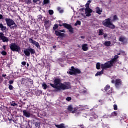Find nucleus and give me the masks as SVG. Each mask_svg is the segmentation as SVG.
Returning <instances> with one entry per match:
<instances>
[{
    "label": "nucleus",
    "mask_w": 128,
    "mask_h": 128,
    "mask_svg": "<svg viewBox=\"0 0 128 128\" xmlns=\"http://www.w3.org/2000/svg\"><path fill=\"white\" fill-rule=\"evenodd\" d=\"M50 86L57 90H69L72 88L70 86V82H64L61 83L60 80V79H56L54 81V84H50Z\"/></svg>",
    "instance_id": "nucleus-1"
},
{
    "label": "nucleus",
    "mask_w": 128,
    "mask_h": 128,
    "mask_svg": "<svg viewBox=\"0 0 128 128\" xmlns=\"http://www.w3.org/2000/svg\"><path fill=\"white\" fill-rule=\"evenodd\" d=\"M117 58H118V55H116L114 58L110 61H108L104 64L101 65L102 68H112L114 64V62L116 60Z\"/></svg>",
    "instance_id": "nucleus-2"
},
{
    "label": "nucleus",
    "mask_w": 128,
    "mask_h": 128,
    "mask_svg": "<svg viewBox=\"0 0 128 128\" xmlns=\"http://www.w3.org/2000/svg\"><path fill=\"white\" fill-rule=\"evenodd\" d=\"M102 24L103 26H104L106 28H115L116 26L112 24V21H110V18H108L104 20L102 22Z\"/></svg>",
    "instance_id": "nucleus-3"
},
{
    "label": "nucleus",
    "mask_w": 128,
    "mask_h": 128,
    "mask_svg": "<svg viewBox=\"0 0 128 128\" xmlns=\"http://www.w3.org/2000/svg\"><path fill=\"white\" fill-rule=\"evenodd\" d=\"M5 20L7 26H9L10 28H18V26L16 24V22H14V20L7 18L5 19Z\"/></svg>",
    "instance_id": "nucleus-4"
},
{
    "label": "nucleus",
    "mask_w": 128,
    "mask_h": 128,
    "mask_svg": "<svg viewBox=\"0 0 128 128\" xmlns=\"http://www.w3.org/2000/svg\"><path fill=\"white\" fill-rule=\"evenodd\" d=\"M24 52L26 56H30L31 54H36V50L32 48H28L24 50Z\"/></svg>",
    "instance_id": "nucleus-5"
},
{
    "label": "nucleus",
    "mask_w": 128,
    "mask_h": 128,
    "mask_svg": "<svg viewBox=\"0 0 128 128\" xmlns=\"http://www.w3.org/2000/svg\"><path fill=\"white\" fill-rule=\"evenodd\" d=\"M10 48L13 52H20V48L14 43L11 44Z\"/></svg>",
    "instance_id": "nucleus-6"
},
{
    "label": "nucleus",
    "mask_w": 128,
    "mask_h": 128,
    "mask_svg": "<svg viewBox=\"0 0 128 128\" xmlns=\"http://www.w3.org/2000/svg\"><path fill=\"white\" fill-rule=\"evenodd\" d=\"M70 74H80V69L75 68L72 67V69L69 72Z\"/></svg>",
    "instance_id": "nucleus-7"
},
{
    "label": "nucleus",
    "mask_w": 128,
    "mask_h": 128,
    "mask_svg": "<svg viewBox=\"0 0 128 128\" xmlns=\"http://www.w3.org/2000/svg\"><path fill=\"white\" fill-rule=\"evenodd\" d=\"M62 32H66V30H55V34H56V36H64V34Z\"/></svg>",
    "instance_id": "nucleus-8"
},
{
    "label": "nucleus",
    "mask_w": 128,
    "mask_h": 128,
    "mask_svg": "<svg viewBox=\"0 0 128 128\" xmlns=\"http://www.w3.org/2000/svg\"><path fill=\"white\" fill-rule=\"evenodd\" d=\"M29 42H30V44H33L34 46H36L38 48H40V44H38V42H36V41L32 40V38H29Z\"/></svg>",
    "instance_id": "nucleus-9"
},
{
    "label": "nucleus",
    "mask_w": 128,
    "mask_h": 128,
    "mask_svg": "<svg viewBox=\"0 0 128 128\" xmlns=\"http://www.w3.org/2000/svg\"><path fill=\"white\" fill-rule=\"evenodd\" d=\"M91 12H92V10L90 8H86L85 14H86V16H92Z\"/></svg>",
    "instance_id": "nucleus-10"
},
{
    "label": "nucleus",
    "mask_w": 128,
    "mask_h": 128,
    "mask_svg": "<svg viewBox=\"0 0 128 128\" xmlns=\"http://www.w3.org/2000/svg\"><path fill=\"white\" fill-rule=\"evenodd\" d=\"M63 26H64V27L66 28H68V30L69 32H71L72 34V32H74L72 27V26L68 24H63Z\"/></svg>",
    "instance_id": "nucleus-11"
},
{
    "label": "nucleus",
    "mask_w": 128,
    "mask_h": 128,
    "mask_svg": "<svg viewBox=\"0 0 128 128\" xmlns=\"http://www.w3.org/2000/svg\"><path fill=\"white\" fill-rule=\"evenodd\" d=\"M68 110H69L72 114H74L76 112V108H73L72 106H68Z\"/></svg>",
    "instance_id": "nucleus-12"
},
{
    "label": "nucleus",
    "mask_w": 128,
    "mask_h": 128,
    "mask_svg": "<svg viewBox=\"0 0 128 128\" xmlns=\"http://www.w3.org/2000/svg\"><path fill=\"white\" fill-rule=\"evenodd\" d=\"M104 90H106V92H108V94H110V92H112V88H110V86L109 85H106L105 86Z\"/></svg>",
    "instance_id": "nucleus-13"
},
{
    "label": "nucleus",
    "mask_w": 128,
    "mask_h": 128,
    "mask_svg": "<svg viewBox=\"0 0 128 128\" xmlns=\"http://www.w3.org/2000/svg\"><path fill=\"white\" fill-rule=\"evenodd\" d=\"M23 114L26 118H30V112L26 111V110H23Z\"/></svg>",
    "instance_id": "nucleus-14"
},
{
    "label": "nucleus",
    "mask_w": 128,
    "mask_h": 128,
    "mask_svg": "<svg viewBox=\"0 0 128 128\" xmlns=\"http://www.w3.org/2000/svg\"><path fill=\"white\" fill-rule=\"evenodd\" d=\"M82 50H84V52H86L87 50H88V44H82Z\"/></svg>",
    "instance_id": "nucleus-15"
},
{
    "label": "nucleus",
    "mask_w": 128,
    "mask_h": 128,
    "mask_svg": "<svg viewBox=\"0 0 128 128\" xmlns=\"http://www.w3.org/2000/svg\"><path fill=\"white\" fill-rule=\"evenodd\" d=\"M0 30H2V32H6V26H4V24L2 23H0Z\"/></svg>",
    "instance_id": "nucleus-16"
},
{
    "label": "nucleus",
    "mask_w": 128,
    "mask_h": 128,
    "mask_svg": "<svg viewBox=\"0 0 128 128\" xmlns=\"http://www.w3.org/2000/svg\"><path fill=\"white\" fill-rule=\"evenodd\" d=\"M96 12L98 14H101L102 12V9L100 8V7H96Z\"/></svg>",
    "instance_id": "nucleus-17"
},
{
    "label": "nucleus",
    "mask_w": 128,
    "mask_h": 128,
    "mask_svg": "<svg viewBox=\"0 0 128 128\" xmlns=\"http://www.w3.org/2000/svg\"><path fill=\"white\" fill-rule=\"evenodd\" d=\"M122 84V81H120V79H116V82H115V86L118 88V86Z\"/></svg>",
    "instance_id": "nucleus-18"
},
{
    "label": "nucleus",
    "mask_w": 128,
    "mask_h": 128,
    "mask_svg": "<svg viewBox=\"0 0 128 128\" xmlns=\"http://www.w3.org/2000/svg\"><path fill=\"white\" fill-rule=\"evenodd\" d=\"M55 126L57 128H66V126H65L64 124H55Z\"/></svg>",
    "instance_id": "nucleus-19"
},
{
    "label": "nucleus",
    "mask_w": 128,
    "mask_h": 128,
    "mask_svg": "<svg viewBox=\"0 0 128 128\" xmlns=\"http://www.w3.org/2000/svg\"><path fill=\"white\" fill-rule=\"evenodd\" d=\"M102 64L100 65V62L97 63L96 64V68L97 70H100V66H101V68H102L103 70H104V68H102Z\"/></svg>",
    "instance_id": "nucleus-20"
},
{
    "label": "nucleus",
    "mask_w": 128,
    "mask_h": 128,
    "mask_svg": "<svg viewBox=\"0 0 128 128\" xmlns=\"http://www.w3.org/2000/svg\"><path fill=\"white\" fill-rule=\"evenodd\" d=\"M1 40L4 42H8V38L5 36H4Z\"/></svg>",
    "instance_id": "nucleus-21"
},
{
    "label": "nucleus",
    "mask_w": 128,
    "mask_h": 128,
    "mask_svg": "<svg viewBox=\"0 0 128 128\" xmlns=\"http://www.w3.org/2000/svg\"><path fill=\"white\" fill-rule=\"evenodd\" d=\"M110 44L111 43L110 41H106L104 43V46H110Z\"/></svg>",
    "instance_id": "nucleus-22"
},
{
    "label": "nucleus",
    "mask_w": 128,
    "mask_h": 128,
    "mask_svg": "<svg viewBox=\"0 0 128 128\" xmlns=\"http://www.w3.org/2000/svg\"><path fill=\"white\" fill-rule=\"evenodd\" d=\"M45 26H46V28H48V26H50V22L49 20H46L45 21Z\"/></svg>",
    "instance_id": "nucleus-23"
},
{
    "label": "nucleus",
    "mask_w": 128,
    "mask_h": 128,
    "mask_svg": "<svg viewBox=\"0 0 128 128\" xmlns=\"http://www.w3.org/2000/svg\"><path fill=\"white\" fill-rule=\"evenodd\" d=\"M92 2V0H88L85 5L86 8H90V4Z\"/></svg>",
    "instance_id": "nucleus-24"
},
{
    "label": "nucleus",
    "mask_w": 128,
    "mask_h": 128,
    "mask_svg": "<svg viewBox=\"0 0 128 128\" xmlns=\"http://www.w3.org/2000/svg\"><path fill=\"white\" fill-rule=\"evenodd\" d=\"M104 74V69H102V71L97 72V73L96 74V76H100V74Z\"/></svg>",
    "instance_id": "nucleus-25"
},
{
    "label": "nucleus",
    "mask_w": 128,
    "mask_h": 128,
    "mask_svg": "<svg viewBox=\"0 0 128 128\" xmlns=\"http://www.w3.org/2000/svg\"><path fill=\"white\" fill-rule=\"evenodd\" d=\"M42 86H43L44 90H46L48 88V85L46 83H42Z\"/></svg>",
    "instance_id": "nucleus-26"
},
{
    "label": "nucleus",
    "mask_w": 128,
    "mask_h": 128,
    "mask_svg": "<svg viewBox=\"0 0 128 128\" xmlns=\"http://www.w3.org/2000/svg\"><path fill=\"white\" fill-rule=\"evenodd\" d=\"M57 9L58 10L59 12H60L61 14L64 12V10L60 8V7H58Z\"/></svg>",
    "instance_id": "nucleus-27"
},
{
    "label": "nucleus",
    "mask_w": 128,
    "mask_h": 128,
    "mask_svg": "<svg viewBox=\"0 0 128 128\" xmlns=\"http://www.w3.org/2000/svg\"><path fill=\"white\" fill-rule=\"evenodd\" d=\"M80 21L77 20L76 22L75 23L74 26H78H78H80Z\"/></svg>",
    "instance_id": "nucleus-28"
},
{
    "label": "nucleus",
    "mask_w": 128,
    "mask_h": 128,
    "mask_svg": "<svg viewBox=\"0 0 128 128\" xmlns=\"http://www.w3.org/2000/svg\"><path fill=\"white\" fill-rule=\"evenodd\" d=\"M104 34V30H102V29L100 30H99V34L100 36H102Z\"/></svg>",
    "instance_id": "nucleus-29"
},
{
    "label": "nucleus",
    "mask_w": 128,
    "mask_h": 128,
    "mask_svg": "<svg viewBox=\"0 0 128 128\" xmlns=\"http://www.w3.org/2000/svg\"><path fill=\"white\" fill-rule=\"evenodd\" d=\"M4 36V33L0 32V39L2 40Z\"/></svg>",
    "instance_id": "nucleus-30"
},
{
    "label": "nucleus",
    "mask_w": 128,
    "mask_h": 128,
    "mask_svg": "<svg viewBox=\"0 0 128 128\" xmlns=\"http://www.w3.org/2000/svg\"><path fill=\"white\" fill-rule=\"evenodd\" d=\"M58 28V25L56 24L54 25V26L53 27V30H56V28Z\"/></svg>",
    "instance_id": "nucleus-31"
},
{
    "label": "nucleus",
    "mask_w": 128,
    "mask_h": 128,
    "mask_svg": "<svg viewBox=\"0 0 128 128\" xmlns=\"http://www.w3.org/2000/svg\"><path fill=\"white\" fill-rule=\"evenodd\" d=\"M25 2L26 4H30L32 2V0H25Z\"/></svg>",
    "instance_id": "nucleus-32"
},
{
    "label": "nucleus",
    "mask_w": 128,
    "mask_h": 128,
    "mask_svg": "<svg viewBox=\"0 0 128 128\" xmlns=\"http://www.w3.org/2000/svg\"><path fill=\"white\" fill-rule=\"evenodd\" d=\"M34 124H35V126H36V128H40V124L36 122L34 123Z\"/></svg>",
    "instance_id": "nucleus-33"
},
{
    "label": "nucleus",
    "mask_w": 128,
    "mask_h": 128,
    "mask_svg": "<svg viewBox=\"0 0 128 128\" xmlns=\"http://www.w3.org/2000/svg\"><path fill=\"white\" fill-rule=\"evenodd\" d=\"M48 2H50V0H44V4H48Z\"/></svg>",
    "instance_id": "nucleus-34"
},
{
    "label": "nucleus",
    "mask_w": 128,
    "mask_h": 128,
    "mask_svg": "<svg viewBox=\"0 0 128 128\" xmlns=\"http://www.w3.org/2000/svg\"><path fill=\"white\" fill-rule=\"evenodd\" d=\"M116 112H114L112 113V116H116Z\"/></svg>",
    "instance_id": "nucleus-35"
},
{
    "label": "nucleus",
    "mask_w": 128,
    "mask_h": 128,
    "mask_svg": "<svg viewBox=\"0 0 128 128\" xmlns=\"http://www.w3.org/2000/svg\"><path fill=\"white\" fill-rule=\"evenodd\" d=\"M125 38H124L121 37L119 38L120 42H124Z\"/></svg>",
    "instance_id": "nucleus-36"
},
{
    "label": "nucleus",
    "mask_w": 128,
    "mask_h": 128,
    "mask_svg": "<svg viewBox=\"0 0 128 128\" xmlns=\"http://www.w3.org/2000/svg\"><path fill=\"white\" fill-rule=\"evenodd\" d=\"M48 12L50 14H54V10H49Z\"/></svg>",
    "instance_id": "nucleus-37"
},
{
    "label": "nucleus",
    "mask_w": 128,
    "mask_h": 128,
    "mask_svg": "<svg viewBox=\"0 0 128 128\" xmlns=\"http://www.w3.org/2000/svg\"><path fill=\"white\" fill-rule=\"evenodd\" d=\"M66 100H67V102H70V100H72V98L70 97H68L66 98Z\"/></svg>",
    "instance_id": "nucleus-38"
},
{
    "label": "nucleus",
    "mask_w": 128,
    "mask_h": 128,
    "mask_svg": "<svg viewBox=\"0 0 128 128\" xmlns=\"http://www.w3.org/2000/svg\"><path fill=\"white\" fill-rule=\"evenodd\" d=\"M114 108L115 110H118V106L116 105H114Z\"/></svg>",
    "instance_id": "nucleus-39"
},
{
    "label": "nucleus",
    "mask_w": 128,
    "mask_h": 128,
    "mask_svg": "<svg viewBox=\"0 0 128 128\" xmlns=\"http://www.w3.org/2000/svg\"><path fill=\"white\" fill-rule=\"evenodd\" d=\"M2 56H6V52L4 51H2Z\"/></svg>",
    "instance_id": "nucleus-40"
},
{
    "label": "nucleus",
    "mask_w": 128,
    "mask_h": 128,
    "mask_svg": "<svg viewBox=\"0 0 128 128\" xmlns=\"http://www.w3.org/2000/svg\"><path fill=\"white\" fill-rule=\"evenodd\" d=\"M12 85H9V86H8V88L10 90H12Z\"/></svg>",
    "instance_id": "nucleus-41"
},
{
    "label": "nucleus",
    "mask_w": 128,
    "mask_h": 128,
    "mask_svg": "<svg viewBox=\"0 0 128 128\" xmlns=\"http://www.w3.org/2000/svg\"><path fill=\"white\" fill-rule=\"evenodd\" d=\"M9 84H14V80H10L9 81Z\"/></svg>",
    "instance_id": "nucleus-42"
},
{
    "label": "nucleus",
    "mask_w": 128,
    "mask_h": 128,
    "mask_svg": "<svg viewBox=\"0 0 128 128\" xmlns=\"http://www.w3.org/2000/svg\"><path fill=\"white\" fill-rule=\"evenodd\" d=\"M117 19H118V17L116 16H114V20H116Z\"/></svg>",
    "instance_id": "nucleus-43"
},
{
    "label": "nucleus",
    "mask_w": 128,
    "mask_h": 128,
    "mask_svg": "<svg viewBox=\"0 0 128 128\" xmlns=\"http://www.w3.org/2000/svg\"><path fill=\"white\" fill-rule=\"evenodd\" d=\"M17 104L16 103H12L11 104V106H16Z\"/></svg>",
    "instance_id": "nucleus-44"
},
{
    "label": "nucleus",
    "mask_w": 128,
    "mask_h": 128,
    "mask_svg": "<svg viewBox=\"0 0 128 128\" xmlns=\"http://www.w3.org/2000/svg\"><path fill=\"white\" fill-rule=\"evenodd\" d=\"M22 66H26V62H22Z\"/></svg>",
    "instance_id": "nucleus-45"
},
{
    "label": "nucleus",
    "mask_w": 128,
    "mask_h": 128,
    "mask_svg": "<svg viewBox=\"0 0 128 128\" xmlns=\"http://www.w3.org/2000/svg\"><path fill=\"white\" fill-rule=\"evenodd\" d=\"M104 38H106V37L108 36V34H104Z\"/></svg>",
    "instance_id": "nucleus-46"
},
{
    "label": "nucleus",
    "mask_w": 128,
    "mask_h": 128,
    "mask_svg": "<svg viewBox=\"0 0 128 128\" xmlns=\"http://www.w3.org/2000/svg\"><path fill=\"white\" fill-rule=\"evenodd\" d=\"M39 0H33L34 2H38Z\"/></svg>",
    "instance_id": "nucleus-47"
},
{
    "label": "nucleus",
    "mask_w": 128,
    "mask_h": 128,
    "mask_svg": "<svg viewBox=\"0 0 128 128\" xmlns=\"http://www.w3.org/2000/svg\"><path fill=\"white\" fill-rule=\"evenodd\" d=\"M2 18H3L2 15L0 14V20H2Z\"/></svg>",
    "instance_id": "nucleus-48"
},
{
    "label": "nucleus",
    "mask_w": 128,
    "mask_h": 128,
    "mask_svg": "<svg viewBox=\"0 0 128 128\" xmlns=\"http://www.w3.org/2000/svg\"><path fill=\"white\" fill-rule=\"evenodd\" d=\"M2 48H3L4 50H6V46H2Z\"/></svg>",
    "instance_id": "nucleus-49"
},
{
    "label": "nucleus",
    "mask_w": 128,
    "mask_h": 128,
    "mask_svg": "<svg viewBox=\"0 0 128 128\" xmlns=\"http://www.w3.org/2000/svg\"><path fill=\"white\" fill-rule=\"evenodd\" d=\"M2 76H4V77L6 76V74H3L2 75Z\"/></svg>",
    "instance_id": "nucleus-50"
},
{
    "label": "nucleus",
    "mask_w": 128,
    "mask_h": 128,
    "mask_svg": "<svg viewBox=\"0 0 128 128\" xmlns=\"http://www.w3.org/2000/svg\"><path fill=\"white\" fill-rule=\"evenodd\" d=\"M112 84H114V80H112Z\"/></svg>",
    "instance_id": "nucleus-51"
},
{
    "label": "nucleus",
    "mask_w": 128,
    "mask_h": 128,
    "mask_svg": "<svg viewBox=\"0 0 128 128\" xmlns=\"http://www.w3.org/2000/svg\"><path fill=\"white\" fill-rule=\"evenodd\" d=\"M82 92H84V94H86V90H84V91H82Z\"/></svg>",
    "instance_id": "nucleus-52"
},
{
    "label": "nucleus",
    "mask_w": 128,
    "mask_h": 128,
    "mask_svg": "<svg viewBox=\"0 0 128 128\" xmlns=\"http://www.w3.org/2000/svg\"><path fill=\"white\" fill-rule=\"evenodd\" d=\"M60 26H64V24H59Z\"/></svg>",
    "instance_id": "nucleus-53"
},
{
    "label": "nucleus",
    "mask_w": 128,
    "mask_h": 128,
    "mask_svg": "<svg viewBox=\"0 0 128 128\" xmlns=\"http://www.w3.org/2000/svg\"><path fill=\"white\" fill-rule=\"evenodd\" d=\"M81 38H84V37L82 36H81Z\"/></svg>",
    "instance_id": "nucleus-54"
},
{
    "label": "nucleus",
    "mask_w": 128,
    "mask_h": 128,
    "mask_svg": "<svg viewBox=\"0 0 128 128\" xmlns=\"http://www.w3.org/2000/svg\"><path fill=\"white\" fill-rule=\"evenodd\" d=\"M26 66H29L28 64H27Z\"/></svg>",
    "instance_id": "nucleus-55"
},
{
    "label": "nucleus",
    "mask_w": 128,
    "mask_h": 128,
    "mask_svg": "<svg viewBox=\"0 0 128 128\" xmlns=\"http://www.w3.org/2000/svg\"><path fill=\"white\" fill-rule=\"evenodd\" d=\"M54 48H56V46H54Z\"/></svg>",
    "instance_id": "nucleus-56"
}]
</instances>
